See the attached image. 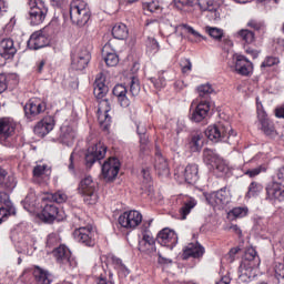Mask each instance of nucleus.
<instances>
[{
    "label": "nucleus",
    "mask_w": 284,
    "mask_h": 284,
    "mask_svg": "<svg viewBox=\"0 0 284 284\" xmlns=\"http://www.w3.org/2000/svg\"><path fill=\"white\" fill-rule=\"evenodd\" d=\"M231 199L232 193H230V190L227 189H222L217 192L206 194V201L213 207H225V205L230 203Z\"/></svg>",
    "instance_id": "nucleus-10"
},
{
    "label": "nucleus",
    "mask_w": 284,
    "mask_h": 284,
    "mask_svg": "<svg viewBox=\"0 0 284 284\" xmlns=\"http://www.w3.org/2000/svg\"><path fill=\"white\" fill-rule=\"evenodd\" d=\"M113 94L116 97L121 108H130L132 105V97L128 95V88L123 84H116L113 88Z\"/></svg>",
    "instance_id": "nucleus-19"
},
{
    "label": "nucleus",
    "mask_w": 284,
    "mask_h": 284,
    "mask_svg": "<svg viewBox=\"0 0 284 284\" xmlns=\"http://www.w3.org/2000/svg\"><path fill=\"white\" fill-rule=\"evenodd\" d=\"M130 34L128 26L123 23H118L112 28V37L119 41H125Z\"/></svg>",
    "instance_id": "nucleus-35"
},
{
    "label": "nucleus",
    "mask_w": 284,
    "mask_h": 284,
    "mask_svg": "<svg viewBox=\"0 0 284 284\" xmlns=\"http://www.w3.org/2000/svg\"><path fill=\"white\" fill-rule=\"evenodd\" d=\"M93 94L95 99L101 100L98 109V121L100 125L108 128L112 121V118L108 114V112L112 110V106L110 105V101L105 99V95L108 94V85H105L101 80H97Z\"/></svg>",
    "instance_id": "nucleus-1"
},
{
    "label": "nucleus",
    "mask_w": 284,
    "mask_h": 284,
    "mask_svg": "<svg viewBox=\"0 0 284 284\" xmlns=\"http://www.w3.org/2000/svg\"><path fill=\"white\" fill-rule=\"evenodd\" d=\"M8 14V4L6 0H0V19L1 17H6Z\"/></svg>",
    "instance_id": "nucleus-61"
},
{
    "label": "nucleus",
    "mask_w": 284,
    "mask_h": 284,
    "mask_svg": "<svg viewBox=\"0 0 284 284\" xmlns=\"http://www.w3.org/2000/svg\"><path fill=\"white\" fill-rule=\"evenodd\" d=\"M210 110L211 105L207 101H201L195 106L194 111L191 115V121H194V123H201V121H204V119H207L210 116Z\"/></svg>",
    "instance_id": "nucleus-18"
},
{
    "label": "nucleus",
    "mask_w": 284,
    "mask_h": 284,
    "mask_svg": "<svg viewBox=\"0 0 284 284\" xmlns=\"http://www.w3.org/2000/svg\"><path fill=\"white\" fill-rule=\"evenodd\" d=\"M4 190H14L17 187V181L12 176L4 175V179L0 182Z\"/></svg>",
    "instance_id": "nucleus-51"
},
{
    "label": "nucleus",
    "mask_w": 284,
    "mask_h": 284,
    "mask_svg": "<svg viewBox=\"0 0 284 284\" xmlns=\"http://www.w3.org/2000/svg\"><path fill=\"white\" fill-rule=\"evenodd\" d=\"M14 120L11 118L0 119V143L2 145H10L8 140L14 134Z\"/></svg>",
    "instance_id": "nucleus-13"
},
{
    "label": "nucleus",
    "mask_w": 284,
    "mask_h": 284,
    "mask_svg": "<svg viewBox=\"0 0 284 284\" xmlns=\"http://www.w3.org/2000/svg\"><path fill=\"white\" fill-rule=\"evenodd\" d=\"M138 250L141 252V254H145L146 256H154V254H156V242L150 234H145L139 242Z\"/></svg>",
    "instance_id": "nucleus-17"
},
{
    "label": "nucleus",
    "mask_w": 284,
    "mask_h": 284,
    "mask_svg": "<svg viewBox=\"0 0 284 284\" xmlns=\"http://www.w3.org/2000/svg\"><path fill=\"white\" fill-rule=\"evenodd\" d=\"M278 63H281V59L278 57L267 55L262 61L260 69L262 72H265V70L274 68V65H278Z\"/></svg>",
    "instance_id": "nucleus-40"
},
{
    "label": "nucleus",
    "mask_w": 284,
    "mask_h": 284,
    "mask_svg": "<svg viewBox=\"0 0 284 284\" xmlns=\"http://www.w3.org/2000/svg\"><path fill=\"white\" fill-rule=\"evenodd\" d=\"M205 136L213 143H219V141H223V139H234L236 132H234L229 124H212L206 128Z\"/></svg>",
    "instance_id": "nucleus-5"
},
{
    "label": "nucleus",
    "mask_w": 284,
    "mask_h": 284,
    "mask_svg": "<svg viewBox=\"0 0 284 284\" xmlns=\"http://www.w3.org/2000/svg\"><path fill=\"white\" fill-rule=\"evenodd\" d=\"M161 8V4L158 0H152L148 2H143V10H146L148 12H156Z\"/></svg>",
    "instance_id": "nucleus-54"
},
{
    "label": "nucleus",
    "mask_w": 284,
    "mask_h": 284,
    "mask_svg": "<svg viewBox=\"0 0 284 284\" xmlns=\"http://www.w3.org/2000/svg\"><path fill=\"white\" fill-rule=\"evenodd\" d=\"M203 254H205V247L197 242L190 243L183 251V258H190V256H193V258H201Z\"/></svg>",
    "instance_id": "nucleus-27"
},
{
    "label": "nucleus",
    "mask_w": 284,
    "mask_h": 284,
    "mask_svg": "<svg viewBox=\"0 0 284 284\" xmlns=\"http://www.w3.org/2000/svg\"><path fill=\"white\" fill-rule=\"evenodd\" d=\"M42 211L39 214V219L43 223H54V221H63L65 219V213L59 211V207L54 205L50 197L41 199Z\"/></svg>",
    "instance_id": "nucleus-3"
},
{
    "label": "nucleus",
    "mask_w": 284,
    "mask_h": 284,
    "mask_svg": "<svg viewBox=\"0 0 284 284\" xmlns=\"http://www.w3.org/2000/svg\"><path fill=\"white\" fill-rule=\"evenodd\" d=\"M17 54V47H14V41L12 39H3L0 42V55L3 59H12Z\"/></svg>",
    "instance_id": "nucleus-26"
},
{
    "label": "nucleus",
    "mask_w": 284,
    "mask_h": 284,
    "mask_svg": "<svg viewBox=\"0 0 284 284\" xmlns=\"http://www.w3.org/2000/svg\"><path fill=\"white\" fill-rule=\"evenodd\" d=\"M102 54L104 57V61L109 68H114V65H119V55L112 49L110 43H106L102 49Z\"/></svg>",
    "instance_id": "nucleus-28"
},
{
    "label": "nucleus",
    "mask_w": 284,
    "mask_h": 284,
    "mask_svg": "<svg viewBox=\"0 0 284 284\" xmlns=\"http://www.w3.org/2000/svg\"><path fill=\"white\" fill-rule=\"evenodd\" d=\"M236 36L239 37V39H241L242 41H244V43H254L256 37L254 36V32L247 30V29H242L240 31H237Z\"/></svg>",
    "instance_id": "nucleus-44"
},
{
    "label": "nucleus",
    "mask_w": 284,
    "mask_h": 284,
    "mask_svg": "<svg viewBox=\"0 0 284 284\" xmlns=\"http://www.w3.org/2000/svg\"><path fill=\"white\" fill-rule=\"evenodd\" d=\"M130 92L132 97H139V92H141V85L139 84V79L132 78L130 81Z\"/></svg>",
    "instance_id": "nucleus-55"
},
{
    "label": "nucleus",
    "mask_w": 284,
    "mask_h": 284,
    "mask_svg": "<svg viewBox=\"0 0 284 284\" xmlns=\"http://www.w3.org/2000/svg\"><path fill=\"white\" fill-rule=\"evenodd\" d=\"M247 207H234L229 212V216L232 219H243L244 216H247Z\"/></svg>",
    "instance_id": "nucleus-50"
},
{
    "label": "nucleus",
    "mask_w": 284,
    "mask_h": 284,
    "mask_svg": "<svg viewBox=\"0 0 284 284\" xmlns=\"http://www.w3.org/2000/svg\"><path fill=\"white\" fill-rule=\"evenodd\" d=\"M152 83L154 84V88L158 90H161V88H165V78L160 77L158 80L151 79Z\"/></svg>",
    "instance_id": "nucleus-59"
},
{
    "label": "nucleus",
    "mask_w": 284,
    "mask_h": 284,
    "mask_svg": "<svg viewBox=\"0 0 284 284\" xmlns=\"http://www.w3.org/2000/svg\"><path fill=\"white\" fill-rule=\"evenodd\" d=\"M90 7L83 0H74L70 7V19L73 26L83 28L90 21Z\"/></svg>",
    "instance_id": "nucleus-2"
},
{
    "label": "nucleus",
    "mask_w": 284,
    "mask_h": 284,
    "mask_svg": "<svg viewBox=\"0 0 284 284\" xmlns=\"http://www.w3.org/2000/svg\"><path fill=\"white\" fill-rule=\"evenodd\" d=\"M158 263H160V265H170V263H172V260L164 257L162 253H159Z\"/></svg>",
    "instance_id": "nucleus-62"
},
{
    "label": "nucleus",
    "mask_w": 284,
    "mask_h": 284,
    "mask_svg": "<svg viewBox=\"0 0 284 284\" xmlns=\"http://www.w3.org/2000/svg\"><path fill=\"white\" fill-rule=\"evenodd\" d=\"M181 68H182V72L184 74H187V72L192 71V62L189 59H184L181 61Z\"/></svg>",
    "instance_id": "nucleus-57"
},
{
    "label": "nucleus",
    "mask_w": 284,
    "mask_h": 284,
    "mask_svg": "<svg viewBox=\"0 0 284 284\" xmlns=\"http://www.w3.org/2000/svg\"><path fill=\"white\" fill-rule=\"evenodd\" d=\"M45 112V104L41 100H32L24 106L26 116L32 119V116H39V114Z\"/></svg>",
    "instance_id": "nucleus-20"
},
{
    "label": "nucleus",
    "mask_w": 284,
    "mask_h": 284,
    "mask_svg": "<svg viewBox=\"0 0 284 284\" xmlns=\"http://www.w3.org/2000/svg\"><path fill=\"white\" fill-rule=\"evenodd\" d=\"M205 32L211 37V39H214V41H221L223 37H225L223 29L216 27L206 26Z\"/></svg>",
    "instance_id": "nucleus-41"
},
{
    "label": "nucleus",
    "mask_w": 284,
    "mask_h": 284,
    "mask_svg": "<svg viewBox=\"0 0 284 284\" xmlns=\"http://www.w3.org/2000/svg\"><path fill=\"white\" fill-rule=\"evenodd\" d=\"M239 272L242 281H252V278H256L258 274V266H255L254 264H246L244 266V263H241Z\"/></svg>",
    "instance_id": "nucleus-25"
},
{
    "label": "nucleus",
    "mask_w": 284,
    "mask_h": 284,
    "mask_svg": "<svg viewBox=\"0 0 284 284\" xmlns=\"http://www.w3.org/2000/svg\"><path fill=\"white\" fill-rule=\"evenodd\" d=\"M57 261L59 263H67V261H70V256H72V253L70 252V248L65 245H60L54 252H53Z\"/></svg>",
    "instance_id": "nucleus-38"
},
{
    "label": "nucleus",
    "mask_w": 284,
    "mask_h": 284,
    "mask_svg": "<svg viewBox=\"0 0 284 284\" xmlns=\"http://www.w3.org/2000/svg\"><path fill=\"white\" fill-rule=\"evenodd\" d=\"M29 7V22L31 26H41L45 21V17H48L45 2L42 0H30Z\"/></svg>",
    "instance_id": "nucleus-6"
},
{
    "label": "nucleus",
    "mask_w": 284,
    "mask_h": 284,
    "mask_svg": "<svg viewBox=\"0 0 284 284\" xmlns=\"http://www.w3.org/2000/svg\"><path fill=\"white\" fill-rule=\"evenodd\" d=\"M190 146L192 152H200V150L203 148V135L195 134L193 135Z\"/></svg>",
    "instance_id": "nucleus-47"
},
{
    "label": "nucleus",
    "mask_w": 284,
    "mask_h": 284,
    "mask_svg": "<svg viewBox=\"0 0 284 284\" xmlns=\"http://www.w3.org/2000/svg\"><path fill=\"white\" fill-rule=\"evenodd\" d=\"M158 241L160 245L164 247H169V250H173L176 243H179V236L176 232L171 229H163L158 234Z\"/></svg>",
    "instance_id": "nucleus-14"
},
{
    "label": "nucleus",
    "mask_w": 284,
    "mask_h": 284,
    "mask_svg": "<svg viewBox=\"0 0 284 284\" xmlns=\"http://www.w3.org/2000/svg\"><path fill=\"white\" fill-rule=\"evenodd\" d=\"M121 170V162L116 158L108 159L102 165V176L104 181H114L119 176Z\"/></svg>",
    "instance_id": "nucleus-9"
},
{
    "label": "nucleus",
    "mask_w": 284,
    "mask_h": 284,
    "mask_svg": "<svg viewBox=\"0 0 284 284\" xmlns=\"http://www.w3.org/2000/svg\"><path fill=\"white\" fill-rule=\"evenodd\" d=\"M49 199H52L55 203H65V201H68V195L64 192L59 191L52 194Z\"/></svg>",
    "instance_id": "nucleus-56"
},
{
    "label": "nucleus",
    "mask_w": 284,
    "mask_h": 284,
    "mask_svg": "<svg viewBox=\"0 0 284 284\" xmlns=\"http://www.w3.org/2000/svg\"><path fill=\"white\" fill-rule=\"evenodd\" d=\"M47 44H48V37L45 36V33H43L42 30L33 32L28 41V45L32 50H39L41 48H45Z\"/></svg>",
    "instance_id": "nucleus-22"
},
{
    "label": "nucleus",
    "mask_w": 284,
    "mask_h": 284,
    "mask_svg": "<svg viewBox=\"0 0 284 284\" xmlns=\"http://www.w3.org/2000/svg\"><path fill=\"white\" fill-rule=\"evenodd\" d=\"M74 129L72 126L64 124L60 128V141L63 145H72L74 143Z\"/></svg>",
    "instance_id": "nucleus-30"
},
{
    "label": "nucleus",
    "mask_w": 284,
    "mask_h": 284,
    "mask_svg": "<svg viewBox=\"0 0 284 284\" xmlns=\"http://www.w3.org/2000/svg\"><path fill=\"white\" fill-rule=\"evenodd\" d=\"M197 92H199L200 97H210V94H216L214 87H212V84H210V83L200 85L197 88Z\"/></svg>",
    "instance_id": "nucleus-49"
},
{
    "label": "nucleus",
    "mask_w": 284,
    "mask_h": 284,
    "mask_svg": "<svg viewBox=\"0 0 284 284\" xmlns=\"http://www.w3.org/2000/svg\"><path fill=\"white\" fill-rule=\"evenodd\" d=\"M54 118L52 115H47L37 123L33 132L37 136H47V134H50L52 130H54Z\"/></svg>",
    "instance_id": "nucleus-15"
},
{
    "label": "nucleus",
    "mask_w": 284,
    "mask_h": 284,
    "mask_svg": "<svg viewBox=\"0 0 284 284\" xmlns=\"http://www.w3.org/2000/svg\"><path fill=\"white\" fill-rule=\"evenodd\" d=\"M201 12H210V20L214 23L221 21V3L216 0H197Z\"/></svg>",
    "instance_id": "nucleus-8"
},
{
    "label": "nucleus",
    "mask_w": 284,
    "mask_h": 284,
    "mask_svg": "<svg viewBox=\"0 0 284 284\" xmlns=\"http://www.w3.org/2000/svg\"><path fill=\"white\" fill-rule=\"evenodd\" d=\"M108 153V146L102 142H98L95 145L91 146L85 155V163L89 166L94 165L97 161H101V159H105V154Z\"/></svg>",
    "instance_id": "nucleus-11"
},
{
    "label": "nucleus",
    "mask_w": 284,
    "mask_h": 284,
    "mask_svg": "<svg viewBox=\"0 0 284 284\" xmlns=\"http://www.w3.org/2000/svg\"><path fill=\"white\" fill-rule=\"evenodd\" d=\"M118 223L123 230L132 232L143 223V214L136 210L125 211L118 217Z\"/></svg>",
    "instance_id": "nucleus-7"
},
{
    "label": "nucleus",
    "mask_w": 284,
    "mask_h": 284,
    "mask_svg": "<svg viewBox=\"0 0 284 284\" xmlns=\"http://www.w3.org/2000/svg\"><path fill=\"white\" fill-rule=\"evenodd\" d=\"M34 277L40 284H51L52 275L48 273V271L37 266L33 271Z\"/></svg>",
    "instance_id": "nucleus-36"
},
{
    "label": "nucleus",
    "mask_w": 284,
    "mask_h": 284,
    "mask_svg": "<svg viewBox=\"0 0 284 284\" xmlns=\"http://www.w3.org/2000/svg\"><path fill=\"white\" fill-rule=\"evenodd\" d=\"M24 209L29 212H32V210L37 209V194L36 193H29L27 197L23 201Z\"/></svg>",
    "instance_id": "nucleus-46"
},
{
    "label": "nucleus",
    "mask_w": 284,
    "mask_h": 284,
    "mask_svg": "<svg viewBox=\"0 0 284 284\" xmlns=\"http://www.w3.org/2000/svg\"><path fill=\"white\" fill-rule=\"evenodd\" d=\"M52 170L45 164H38L33 168V179L37 183H48Z\"/></svg>",
    "instance_id": "nucleus-23"
},
{
    "label": "nucleus",
    "mask_w": 284,
    "mask_h": 284,
    "mask_svg": "<svg viewBox=\"0 0 284 284\" xmlns=\"http://www.w3.org/2000/svg\"><path fill=\"white\" fill-rule=\"evenodd\" d=\"M245 265H254L258 267L261 265V258L258 257V253H256V248L248 247L244 254V260L242 261Z\"/></svg>",
    "instance_id": "nucleus-33"
},
{
    "label": "nucleus",
    "mask_w": 284,
    "mask_h": 284,
    "mask_svg": "<svg viewBox=\"0 0 284 284\" xmlns=\"http://www.w3.org/2000/svg\"><path fill=\"white\" fill-rule=\"evenodd\" d=\"M74 236L80 243L92 247L97 241V231L92 226L80 227L74 231Z\"/></svg>",
    "instance_id": "nucleus-12"
},
{
    "label": "nucleus",
    "mask_w": 284,
    "mask_h": 284,
    "mask_svg": "<svg viewBox=\"0 0 284 284\" xmlns=\"http://www.w3.org/2000/svg\"><path fill=\"white\" fill-rule=\"evenodd\" d=\"M89 63H90V51L82 50L73 57L71 65L73 70H85Z\"/></svg>",
    "instance_id": "nucleus-21"
},
{
    "label": "nucleus",
    "mask_w": 284,
    "mask_h": 284,
    "mask_svg": "<svg viewBox=\"0 0 284 284\" xmlns=\"http://www.w3.org/2000/svg\"><path fill=\"white\" fill-rule=\"evenodd\" d=\"M196 207V200L190 199L187 202L184 203V205L180 209V214L182 221H185L187 219V214L192 212Z\"/></svg>",
    "instance_id": "nucleus-42"
},
{
    "label": "nucleus",
    "mask_w": 284,
    "mask_h": 284,
    "mask_svg": "<svg viewBox=\"0 0 284 284\" xmlns=\"http://www.w3.org/2000/svg\"><path fill=\"white\" fill-rule=\"evenodd\" d=\"M261 192H263V186L258 183L252 182L248 187L247 196H258Z\"/></svg>",
    "instance_id": "nucleus-53"
},
{
    "label": "nucleus",
    "mask_w": 284,
    "mask_h": 284,
    "mask_svg": "<svg viewBox=\"0 0 284 284\" xmlns=\"http://www.w3.org/2000/svg\"><path fill=\"white\" fill-rule=\"evenodd\" d=\"M0 205H6L0 207V225L8 219V216H12V214H17V210L12 206V202H10V196L2 192L0 193Z\"/></svg>",
    "instance_id": "nucleus-16"
},
{
    "label": "nucleus",
    "mask_w": 284,
    "mask_h": 284,
    "mask_svg": "<svg viewBox=\"0 0 284 284\" xmlns=\"http://www.w3.org/2000/svg\"><path fill=\"white\" fill-rule=\"evenodd\" d=\"M261 131L265 136H268V139H276L278 136V131H276V128H274V124L270 122L267 118H264L260 120Z\"/></svg>",
    "instance_id": "nucleus-32"
},
{
    "label": "nucleus",
    "mask_w": 284,
    "mask_h": 284,
    "mask_svg": "<svg viewBox=\"0 0 284 284\" xmlns=\"http://www.w3.org/2000/svg\"><path fill=\"white\" fill-rule=\"evenodd\" d=\"M229 68L231 72H235L240 77H252L254 74V62L243 54L233 55L232 62H229Z\"/></svg>",
    "instance_id": "nucleus-4"
},
{
    "label": "nucleus",
    "mask_w": 284,
    "mask_h": 284,
    "mask_svg": "<svg viewBox=\"0 0 284 284\" xmlns=\"http://www.w3.org/2000/svg\"><path fill=\"white\" fill-rule=\"evenodd\" d=\"M266 194L268 199L284 201V185L278 182H271L266 186Z\"/></svg>",
    "instance_id": "nucleus-24"
},
{
    "label": "nucleus",
    "mask_w": 284,
    "mask_h": 284,
    "mask_svg": "<svg viewBox=\"0 0 284 284\" xmlns=\"http://www.w3.org/2000/svg\"><path fill=\"white\" fill-rule=\"evenodd\" d=\"M211 165L212 168H214L216 174H219L220 176H223L224 174H227V172H230V168L221 158H213V160L211 161Z\"/></svg>",
    "instance_id": "nucleus-37"
},
{
    "label": "nucleus",
    "mask_w": 284,
    "mask_h": 284,
    "mask_svg": "<svg viewBox=\"0 0 284 284\" xmlns=\"http://www.w3.org/2000/svg\"><path fill=\"white\" fill-rule=\"evenodd\" d=\"M172 6H173V8H175V10H183L184 8L194 6V1H192V0H173Z\"/></svg>",
    "instance_id": "nucleus-52"
},
{
    "label": "nucleus",
    "mask_w": 284,
    "mask_h": 284,
    "mask_svg": "<svg viewBox=\"0 0 284 284\" xmlns=\"http://www.w3.org/2000/svg\"><path fill=\"white\" fill-rule=\"evenodd\" d=\"M179 28H181L182 30H185L189 34H192L196 39V41H205V37H203V34H201L199 31H196L191 26L180 24V26L175 27V32H179Z\"/></svg>",
    "instance_id": "nucleus-43"
},
{
    "label": "nucleus",
    "mask_w": 284,
    "mask_h": 284,
    "mask_svg": "<svg viewBox=\"0 0 284 284\" xmlns=\"http://www.w3.org/2000/svg\"><path fill=\"white\" fill-rule=\"evenodd\" d=\"M185 183L190 185H194L196 181H199V165L196 164H189L185 166L183 172Z\"/></svg>",
    "instance_id": "nucleus-29"
},
{
    "label": "nucleus",
    "mask_w": 284,
    "mask_h": 284,
    "mask_svg": "<svg viewBox=\"0 0 284 284\" xmlns=\"http://www.w3.org/2000/svg\"><path fill=\"white\" fill-rule=\"evenodd\" d=\"M81 196H83V201L87 205H97V203H99V189L82 193Z\"/></svg>",
    "instance_id": "nucleus-39"
},
{
    "label": "nucleus",
    "mask_w": 284,
    "mask_h": 284,
    "mask_svg": "<svg viewBox=\"0 0 284 284\" xmlns=\"http://www.w3.org/2000/svg\"><path fill=\"white\" fill-rule=\"evenodd\" d=\"M97 189H99V186L97 185V182L92 180V176H87L83 180H81L78 191H79V194H85Z\"/></svg>",
    "instance_id": "nucleus-34"
},
{
    "label": "nucleus",
    "mask_w": 284,
    "mask_h": 284,
    "mask_svg": "<svg viewBox=\"0 0 284 284\" xmlns=\"http://www.w3.org/2000/svg\"><path fill=\"white\" fill-rule=\"evenodd\" d=\"M159 50H161V44L154 38H149L146 42V52L150 55L159 54Z\"/></svg>",
    "instance_id": "nucleus-45"
},
{
    "label": "nucleus",
    "mask_w": 284,
    "mask_h": 284,
    "mask_svg": "<svg viewBox=\"0 0 284 284\" xmlns=\"http://www.w3.org/2000/svg\"><path fill=\"white\" fill-rule=\"evenodd\" d=\"M278 181H284V165H282L276 173Z\"/></svg>",
    "instance_id": "nucleus-64"
},
{
    "label": "nucleus",
    "mask_w": 284,
    "mask_h": 284,
    "mask_svg": "<svg viewBox=\"0 0 284 284\" xmlns=\"http://www.w3.org/2000/svg\"><path fill=\"white\" fill-rule=\"evenodd\" d=\"M263 172H267V166L261 164L254 169H248L244 172V174L246 176H248L250 179H254L256 176H258V174H263Z\"/></svg>",
    "instance_id": "nucleus-48"
},
{
    "label": "nucleus",
    "mask_w": 284,
    "mask_h": 284,
    "mask_svg": "<svg viewBox=\"0 0 284 284\" xmlns=\"http://www.w3.org/2000/svg\"><path fill=\"white\" fill-rule=\"evenodd\" d=\"M8 90V78L6 74L1 73L0 74V94L2 92H6Z\"/></svg>",
    "instance_id": "nucleus-58"
},
{
    "label": "nucleus",
    "mask_w": 284,
    "mask_h": 284,
    "mask_svg": "<svg viewBox=\"0 0 284 284\" xmlns=\"http://www.w3.org/2000/svg\"><path fill=\"white\" fill-rule=\"evenodd\" d=\"M245 53L248 54L250 57H252V59H258L261 51L248 47L245 49Z\"/></svg>",
    "instance_id": "nucleus-60"
},
{
    "label": "nucleus",
    "mask_w": 284,
    "mask_h": 284,
    "mask_svg": "<svg viewBox=\"0 0 284 284\" xmlns=\"http://www.w3.org/2000/svg\"><path fill=\"white\" fill-rule=\"evenodd\" d=\"M275 116L277 119H284V106H278L275 109Z\"/></svg>",
    "instance_id": "nucleus-63"
},
{
    "label": "nucleus",
    "mask_w": 284,
    "mask_h": 284,
    "mask_svg": "<svg viewBox=\"0 0 284 284\" xmlns=\"http://www.w3.org/2000/svg\"><path fill=\"white\" fill-rule=\"evenodd\" d=\"M154 168L159 176H170V168L168 166V160L163 158L161 153H158L155 156Z\"/></svg>",
    "instance_id": "nucleus-31"
}]
</instances>
